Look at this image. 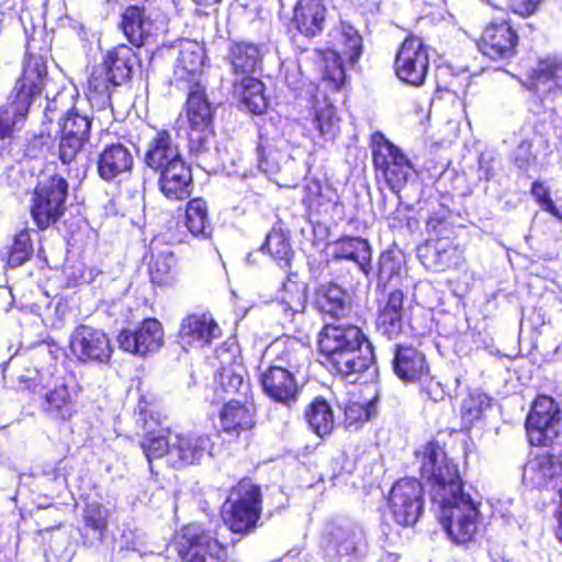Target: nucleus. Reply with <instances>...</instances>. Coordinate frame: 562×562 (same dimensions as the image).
Wrapping results in <instances>:
<instances>
[{
  "mask_svg": "<svg viewBox=\"0 0 562 562\" xmlns=\"http://www.w3.org/2000/svg\"><path fill=\"white\" fill-rule=\"evenodd\" d=\"M415 454L422 477L430 484L432 502L440 506L443 529L456 543L472 541L479 530L480 512L473 498L462 491L458 465L437 442H428Z\"/></svg>",
  "mask_w": 562,
  "mask_h": 562,
  "instance_id": "1",
  "label": "nucleus"
},
{
  "mask_svg": "<svg viewBox=\"0 0 562 562\" xmlns=\"http://www.w3.org/2000/svg\"><path fill=\"white\" fill-rule=\"evenodd\" d=\"M318 349L328 368L350 383H355L373 360L370 342L353 325H325L318 335Z\"/></svg>",
  "mask_w": 562,
  "mask_h": 562,
  "instance_id": "2",
  "label": "nucleus"
},
{
  "mask_svg": "<svg viewBox=\"0 0 562 562\" xmlns=\"http://www.w3.org/2000/svg\"><path fill=\"white\" fill-rule=\"evenodd\" d=\"M373 165L390 190L400 193L414 175V167L401 148L381 133L372 136Z\"/></svg>",
  "mask_w": 562,
  "mask_h": 562,
  "instance_id": "3",
  "label": "nucleus"
},
{
  "mask_svg": "<svg viewBox=\"0 0 562 562\" xmlns=\"http://www.w3.org/2000/svg\"><path fill=\"white\" fill-rule=\"evenodd\" d=\"M260 503V488L249 481L239 482L223 505L224 524L235 533L252 530L259 519Z\"/></svg>",
  "mask_w": 562,
  "mask_h": 562,
  "instance_id": "4",
  "label": "nucleus"
},
{
  "mask_svg": "<svg viewBox=\"0 0 562 562\" xmlns=\"http://www.w3.org/2000/svg\"><path fill=\"white\" fill-rule=\"evenodd\" d=\"M321 548L330 562H356L364 552V532L351 522H329L323 531Z\"/></svg>",
  "mask_w": 562,
  "mask_h": 562,
  "instance_id": "5",
  "label": "nucleus"
},
{
  "mask_svg": "<svg viewBox=\"0 0 562 562\" xmlns=\"http://www.w3.org/2000/svg\"><path fill=\"white\" fill-rule=\"evenodd\" d=\"M362 54V37L359 32L349 24H341L339 31V47L337 50H327L324 53L323 80L330 85L335 90H340L346 85V70L342 59H347L350 65H355Z\"/></svg>",
  "mask_w": 562,
  "mask_h": 562,
  "instance_id": "6",
  "label": "nucleus"
},
{
  "mask_svg": "<svg viewBox=\"0 0 562 562\" xmlns=\"http://www.w3.org/2000/svg\"><path fill=\"white\" fill-rule=\"evenodd\" d=\"M47 77L46 60L40 55H27L23 72L8 95L5 105L27 116L34 100L41 94Z\"/></svg>",
  "mask_w": 562,
  "mask_h": 562,
  "instance_id": "7",
  "label": "nucleus"
},
{
  "mask_svg": "<svg viewBox=\"0 0 562 562\" xmlns=\"http://www.w3.org/2000/svg\"><path fill=\"white\" fill-rule=\"evenodd\" d=\"M68 183L58 175L37 184L31 213L40 229L47 228L60 217L65 210Z\"/></svg>",
  "mask_w": 562,
  "mask_h": 562,
  "instance_id": "8",
  "label": "nucleus"
},
{
  "mask_svg": "<svg viewBox=\"0 0 562 562\" xmlns=\"http://www.w3.org/2000/svg\"><path fill=\"white\" fill-rule=\"evenodd\" d=\"M530 443L552 445L562 432L560 411L553 398L541 395L536 398L526 422Z\"/></svg>",
  "mask_w": 562,
  "mask_h": 562,
  "instance_id": "9",
  "label": "nucleus"
},
{
  "mask_svg": "<svg viewBox=\"0 0 562 562\" xmlns=\"http://www.w3.org/2000/svg\"><path fill=\"white\" fill-rule=\"evenodd\" d=\"M397 78L411 86L419 87L425 82L428 68V48L422 38L408 36L397 50L394 61Z\"/></svg>",
  "mask_w": 562,
  "mask_h": 562,
  "instance_id": "10",
  "label": "nucleus"
},
{
  "mask_svg": "<svg viewBox=\"0 0 562 562\" xmlns=\"http://www.w3.org/2000/svg\"><path fill=\"white\" fill-rule=\"evenodd\" d=\"M180 562H224V546L199 526L190 525L182 530L178 550Z\"/></svg>",
  "mask_w": 562,
  "mask_h": 562,
  "instance_id": "11",
  "label": "nucleus"
},
{
  "mask_svg": "<svg viewBox=\"0 0 562 562\" xmlns=\"http://www.w3.org/2000/svg\"><path fill=\"white\" fill-rule=\"evenodd\" d=\"M423 486L412 477L397 481L390 493L389 506L398 525L413 526L423 512Z\"/></svg>",
  "mask_w": 562,
  "mask_h": 562,
  "instance_id": "12",
  "label": "nucleus"
},
{
  "mask_svg": "<svg viewBox=\"0 0 562 562\" xmlns=\"http://www.w3.org/2000/svg\"><path fill=\"white\" fill-rule=\"evenodd\" d=\"M70 350L81 362L106 363L112 356V346L108 335L98 328L81 325L70 337Z\"/></svg>",
  "mask_w": 562,
  "mask_h": 562,
  "instance_id": "13",
  "label": "nucleus"
},
{
  "mask_svg": "<svg viewBox=\"0 0 562 562\" xmlns=\"http://www.w3.org/2000/svg\"><path fill=\"white\" fill-rule=\"evenodd\" d=\"M117 342L126 352L146 356L162 346V326L157 319L147 318L135 330H122L117 336Z\"/></svg>",
  "mask_w": 562,
  "mask_h": 562,
  "instance_id": "14",
  "label": "nucleus"
},
{
  "mask_svg": "<svg viewBox=\"0 0 562 562\" xmlns=\"http://www.w3.org/2000/svg\"><path fill=\"white\" fill-rule=\"evenodd\" d=\"M296 374L289 369L269 364L260 374L265 394L277 403L292 406L296 403L300 394Z\"/></svg>",
  "mask_w": 562,
  "mask_h": 562,
  "instance_id": "15",
  "label": "nucleus"
},
{
  "mask_svg": "<svg viewBox=\"0 0 562 562\" xmlns=\"http://www.w3.org/2000/svg\"><path fill=\"white\" fill-rule=\"evenodd\" d=\"M518 36L507 22L491 23L483 31L477 47L486 57L509 59L516 53Z\"/></svg>",
  "mask_w": 562,
  "mask_h": 562,
  "instance_id": "16",
  "label": "nucleus"
},
{
  "mask_svg": "<svg viewBox=\"0 0 562 562\" xmlns=\"http://www.w3.org/2000/svg\"><path fill=\"white\" fill-rule=\"evenodd\" d=\"M169 450V463L172 467H183L201 461L211 452V439L200 434H175Z\"/></svg>",
  "mask_w": 562,
  "mask_h": 562,
  "instance_id": "17",
  "label": "nucleus"
},
{
  "mask_svg": "<svg viewBox=\"0 0 562 562\" xmlns=\"http://www.w3.org/2000/svg\"><path fill=\"white\" fill-rule=\"evenodd\" d=\"M134 165L131 149L121 143L106 145L98 156L97 171L104 181L122 180Z\"/></svg>",
  "mask_w": 562,
  "mask_h": 562,
  "instance_id": "18",
  "label": "nucleus"
},
{
  "mask_svg": "<svg viewBox=\"0 0 562 562\" xmlns=\"http://www.w3.org/2000/svg\"><path fill=\"white\" fill-rule=\"evenodd\" d=\"M121 29L127 41L135 47L146 45L158 27L144 8L127 7L121 15Z\"/></svg>",
  "mask_w": 562,
  "mask_h": 562,
  "instance_id": "19",
  "label": "nucleus"
},
{
  "mask_svg": "<svg viewBox=\"0 0 562 562\" xmlns=\"http://www.w3.org/2000/svg\"><path fill=\"white\" fill-rule=\"evenodd\" d=\"M221 329L210 314H192L180 325L179 339L183 348L204 346L218 338Z\"/></svg>",
  "mask_w": 562,
  "mask_h": 562,
  "instance_id": "20",
  "label": "nucleus"
},
{
  "mask_svg": "<svg viewBox=\"0 0 562 562\" xmlns=\"http://www.w3.org/2000/svg\"><path fill=\"white\" fill-rule=\"evenodd\" d=\"M158 173L159 190L167 199L177 201L190 196L193 188L192 175L183 160L171 164Z\"/></svg>",
  "mask_w": 562,
  "mask_h": 562,
  "instance_id": "21",
  "label": "nucleus"
},
{
  "mask_svg": "<svg viewBox=\"0 0 562 562\" xmlns=\"http://www.w3.org/2000/svg\"><path fill=\"white\" fill-rule=\"evenodd\" d=\"M204 64V50L198 42L184 41L180 44L179 55L173 68L176 82H188V88L199 82Z\"/></svg>",
  "mask_w": 562,
  "mask_h": 562,
  "instance_id": "22",
  "label": "nucleus"
},
{
  "mask_svg": "<svg viewBox=\"0 0 562 562\" xmlns=\"http://www.w3.org/2000/svg\"><path fill=\"white\" fill-rule=\"evenodd\" d=\"M392 364L396 376L405 383L422 380L429 370L425 355L412 346H396Z\"/></svg>",
  "mask_w": 562,
  "mask_h": 562,
  "instance_id": "23",
  "label": "nucleus"
},
{
  "mask_svg": "<svg viewBox=\"0 0 562 562\" xmlns=\"http://www.w3.org/2000/svg\"><path fill=\"white\" fill-rule=\"evenodd\" d=\"M220 425L224 432L234 437L250 430L255 426L254 404L238 400L227 402L221 409Z\"/></svg>",
  "mask_w": 562,
  "mask_h": 562,
  "instance_id": "24",
  "label": "nucleus"
},
{
  "mask_svg": "<svg viewBox=\"0 0 562 562\" xmlns=\"http://www.w3.org/2000/svg\"><path fill=\"white\" fill-rule=\"evenodd\" d=\"M144 160L148 168L158 172L176 161H181L182 158L170 134L166 131H161L157 132L154 137L149 139Z\"/></svg>",
  "mask_w": 562,
  "mask_h": 562,
  "instance_id": "25",
  "label": "nucleus"
},
{
  "mask_svg": "<svg viewBox=\"0 0 562 562\" xmlns=\"http://www.w3.org/2000/svg\"><path fill=\"white\" fill-rule=\"evenodd\" d=\"M307 348L294 338L277 339L266 350L272 356V366H279L299 373L307 360Z\"/></svg>",
  "mask_w": 562,
  "mask_h": 562,
  "instance_id": "26",
  "label": "nucleus"
},
{
  "mask_svg": "<svg viewBox=\"0 0 562 562\" xmlns=\"http://www.w3.org/2000/svg\"><path fill=\"white\" fill-rule=\"evenodd\" d=\"M423 265L432 271L441 272L458 265L459 251L446 239L429 240L418 248Z\"/></svg>",
  "mask_w": 562,
  "mask_h": 562,
  "instance_id": "27",
  "label": "nucleus"
},
{
  "mask_svg": "<svg viewBox=\"0 0 562 562\" xmlns=\"http://www.w3.org/2000/svg\"><path fill=\"white\" fill-rule=\"evenodd\" d=\"M561 472L559 460L551 454H539L530 459L522 471V481L531 487H547Z\"/></svg>",
  "mask_w": 562,
  "mask_h": 562,
  "instance_id": "28",
  "label": "nucleus"
},
{
  "mask_svg": "<svg viewBox=\"0 0 562 562\" xmlns=\"http://www.w3.org/2000/svg\"><path fill=\"white\" fill-rule=\"evenodd\" d=\"M315 306L337 319L348 317L352 310L350 296L337 284L321 285L315 294Z\"/></svg>",
  "mask_w": 562,
  "mask_h": 562,
  "instance_id": "29",
  "label": "nucleus"
},
{
  "mask_svg": "<svg viewBox=\"0 0 562 562\" xmlns=\"http://www.w3.org/2000/svg\"><path fill=\"white\" fill-rule=\"evenodd\" d=\"M326 11L322 0H299L294 8L293 22L305 36H315L324 29Z\"/></svg>",
  "mask_w": 562,
  "mask_h": 562,
  "instance_id": "30",
  "label": "nucleus"
},
{
  "mask_svg": "<svg viewBox=\"0 0 562 562\" xmlns=\"http://www.w3.org/2000/svg\"><path fill=\"white\" fill-rule=\"evenodd\" d=\"M263 46L251 42H234L228 49V60L234 74L250 76L260 66L263 57Z\"/></svg>",
  "mask_w": 562,
  "mask_h": 562,
  "instance_id": "31",
  "label": "nucleus"
},
{
  "mask_svg": "<svg viewBox=\"0 0 562 562\" xmlns=\"http://www.w3.org/2000/svg\"><path fill=\"white\" fill-rule=\"evenodd\" d=\"M530 80V88L539 94L562 93V59L540 60Z\"/></svg>",
  "mask_w": 562,
  "mask_h": 562,
  "instance_id": "32",
  "label": "nucleus"
},
{
  "mask_svg": "<svg viewBox=\"0 0 562 562\" xmlns=\"http://www.w3.org/2000/svg\"><path fill=\"white\" fill-rule=\"evenodd\" d=\"M404 293L395 290L389 293L386 301L380 306L376 321L378 329L389 339L396 337L403 327Z\"/></svg>",
  "mask_w": 562,
  "mask_h": 562,
  "instance_id": "33",
  "label": "nucleus"
},
{
  "mask_svg": "<svg viewBox=\"0 0 562 562\" xmlns=\"http://www.w3.org/2000/svg\"><path fill=\"white\" fill-rule=\"evenodd\" d=\"M136 55L132 47L120 44L108 50L101 63L120 85L126 82L133 72Z\"/></svg>",
  "mask_w": 562,
  "mask_h": 562,
  "instance_id": "34",
  "label": "nucleus"
},
{
  "mask_svg": "<svg viewBox=\"0 0 562 562\" xmlns=\"http://www.w3.org/2000/svg\"><path fill=\"white\" fill-rule=\"evenodd\" d=\"M308 428L318 437L331 434L335 427V415L331 405L322 396L315 397L304 411Z\"/></svg>",
  "mask_w": 562,
  "mask_h": 562,
  "instance_id": "35",
  "label": "nucleus"
},
{
  "mask_svg": "<svg viewBox=\"0 0 562 562\" xmlns=\"http://www.w3.org/2000/svg\"><path fill=\"white\" fill-rule=\"evenodd\" d=\"M339 119L336 115V108L325 95L323 99L315 98L313 105L312 124L318 136L325 140H331L339 131Z\"/></svg>",
  "mask_w": 562,
  "mask_h": 562,
  "instance_id": "36",
  "label": "nucleus"
},
{
  "mask_svg": "<svg viewBox=\"0 0 562 562\" xmlns=\"http://www.w3.org/2000/svg\"><path fill=\"white\" fill-rule=\"evenodd\" d=\"M259 168L267 175L276 176L284 173L294 176L297 173L296 162L285 151L273 146H258Z\"/></svg>",
  "mask_w": 562,
  "mask_h": 562,
  "instance_id": "37",
  "label": "nucleus"
},
{
  "mask_svg": "<svg viewBox=\"0 0 562 562\" xmlns=\"http://www.w3.org/2000/svg\"><path fill=\"white\" fill-rule=\"evenodd\" d=\"M121 86L117 80L112 79L108 68L102 64L94 66L88 78V98L100 108L111 104L113 88Z\"/></svg>",
  "mask_w": 562,
  "mask_h": 562,
  "instance_id": "38",
  "label": "nucleus"
},
{
  "mask_svg": "<svg viewBox=\"0 0 562 562\" xmlns=\"http://www.w3.org/2000/svg\"><path fill=\"white\" fill-rule=\"evenodd\" d=\"M187 114L190 126L212 127V108L200 82L189 87Z\"/></svg>",
  "mask_w": 562,
  "mask_h": 562,
  "instance_id": "39",
  "label": "nucleus"
},
{
  "mask_svg": "<svg viewBox=\"0 0 562 562\" xmlns=\"http://www.w3.org/2000/svg\"><path fill=\"white\" fill-rule=\"evenodd\" d=\"M334 256L356 262L363 272L371 261V247L360 237H345L334 244Z\"/></svg>",
  "mask_w": 562,
  "mask_h": 562,
  "instance_id": "40",
  "label": "nucleus"
},
{
  "mask_svg": "<svg viewBox=\"0 0 562 562\" xmlns=\"http://www.w3.org/2000/svg\"><path fill=\"white\" fill-rule=\"evenodd\" d=\"M234 93L240 99L246 109L254 114H261L267 108L263 83L251 76H245L240 82H235Z\"/></svg>",
  "mask_w": 562,
  "mask_h": 562,
  "instance_id": "41",
  "label": "nucleus"
},
{
  "mask_svg": "<svg viewBox=\"0 0 562 562\" xmlns=\"http://www.w3.org/2000/svg\"><path fill=\"white\" fill-rule=\"evenodd\" d=\"M186 226L196 237L207 239L212 234L207 205L203 199H193L186 209Z\"/></svg>",
  "mask_w": 562,
  "mask_h": 562,
  "instance_id": "42",
  "label": "nucleus"
},
{
  "mask_svg": "<svg viewBox=\"0 0 562 562\" xmlns=\"http://www.w3.org/2000/svg\"><path fill=\"white\" fill-rule=\"evenodd\" d=\"M150 280L159 286L171 285L176 281V258L172 252L153 255L148 265Z\"/></svg>",
  "mask_w": 562,
  "mask_h": 562,
  "instance_id": "43",
  "label": "nucleus"
},
{
  "mask_svg": "<svg viewBox=\"0 0 562 562\" xmlns=\"http://www.w3.org/2000/svg\"><path fill=\"white\" fill-rule=\"evenodd\" d=\"M43 405L45 411L63 419L69 418L74 412L71 395L65 383L47 392Z\"/></svg>",
  "mask_w": 562,
  "mask_h": 562,
  "instance_id": "44",
  "label": "nucleus"
},
{
  "mask_svg": "<svg viewBox=\"0 0 562 562\" xmlns=\"http://www.w3.org/2000/svg\"><path fill=\"white\" fill-rule=\"evenodd\" d=\"M262 251H267L276 261L288 265L293 256L288 236L281 228L273 227L266 237L261 246Z\"/></svg>",
  "mask_w": 562,
  "mask_h": 562,
  "instance_id": "45",
  "label": "nucleus"
},
{
  "mask_svg": "<svg viewBox=\"0 0 562 562\" xmlns=\"http://www.w3.org/2000/svg\"><path fill=\"white\" fill-rule=\"evenodd\" d=\"M490 406V397L481 390L471 391L462 402L461 417L467 427L480 419L484 409Z\"/></svg>",
  "mask_w": 562,
  "mask_h": 562,
  "instance_id": "46",
  "label": "nucleus"
},
{
  "mask_svg": "<svg viewBox=\"0 0 562 562\" xmlns=\"http://www.w3.org/2000/svg\"><path fill=\"white\" fill-rule=\"evenodd\" d=\"M190 154L195 157L199 162H205L206 156L213 145L212 127L190 126L188 135Z\"/></svg>",
  "mask_w": 562,
  "mask_h": 562,
  "instance_id": "47",
  "label": "nucleus"
},
{
  "mask_svg": "<svg viewBox=\"0 0 562 562\" xmlns=\"http://www.w3.org/2000/svg\"><path fill=\"white\" fill-rule=\"evenodd\" d=\"M306 285L304 283L289 281L284 284L280 297V304L284 312L302 313L306 307Z\"/></svg>",
  "mask_w": 562,
  "mask_h": 562,
  "instance_id": "48",
  "label": "nucleus"
},
{
  "mask_svg": "<svg viewBox=\"0 0 562 562\" xmlns=\"http://www.w3.org/2000/svg\"><path fill=\"white\" fill-rule=\"evenodd\" d=\"M172 436H175V434L168 432V435L148 434L145 437L142 441V449L149 463L153 459L161 458L164 456L169 462V450L172 446Z\"/></svg>",
  "mask_w": 562,
  "mask_h": 562,
  "instance_id": "49",
  "label": "nucleus"
},
{
  "mask_svg": "<svg viewBox=\"0 0 562 562\" xmlns=\"http://www.w3.org/2000/svg\"><path fill=\"white\" fill-rule=\"evenodd\" d=\"M26 115L15 112L5 104L0 109V139H12L22 128Z\"/></svg>",
  "mask_w": 562,
  "mask_h": 562,
  "instance_id": "50",
  "label": "nucleus"
},
{
  "mask_svg": "<svg viewBox=\"0 0 562 562\" xmlns=\"http://www.w3.org/2000/svg\"><path fill=\"white\" fill-rule=\"evenodd\" d=\"M240 371L241 368L239 367H225L221 369L217 375V381L225 392L247 394L249 385L244 380Z\"/></svg>",
  "mask_w": 562,
  "mask_h": 562,
  "instance_id": "51",
  "label": "nucleus"
},
{
  "mask_svg": "<svg viewBox=\"0 0 562 562\" xmlns=\"http://www.w3.org/2000/svg\"><path fill=\"white\" fill-rule=\"evenodd\" d=\"M33 254V245L29 231H21L13 240V245L9 252V265L19 267L23 265Z\"/></svg>",
  "mask_w": 562,
  "mask_h": 562,
  "instance_id": "52",
  "label": "nucleus"
},
{
  "mask_svg": "<svg viewBox=\"0 0 562 562\" xmlns=\"http://www.w3.org/2000/svg\"><path fill=\"white\" fill-rule=\"evenodd\" d=\"M83 520L86 527L91 528L99 538H102L108 527V510L98 503L88 504L83 512Z\"/></svg>",
  "mask_w": 562,
  "mask_h": 562,
  "instance_id": "53",
  "label": "nucleus"
},
{
  "mask_svg": "<svg viewBox=\"0 0 562 562\" xmlns=\"http://www.w3.org/2000/svg\"><path fill=\"white\" fill-rule=\"evenodd\" d=\"M371 416L367 404L351 402L345 406V427L347 429H358Z\"/></svg>",
  "mask_w": 562,
  "mask_h": 562,
  "instance_id": "54",
  "label": "nucleus"
},
{
  "mask_svg": "<svg viewBox=\"0 0 562 562\" xmlns=\"http://www.w3.org/2000/svg\"><path fill=\"white\" fill-rule=\"evenodd\" d=\"M281 75L284 78L285 83L292 89L296 90L303 82V74L301 71L300 64L295 59H286L281 63L280 66Z\"/></svg>",
  "mask_w": 562,
  "mask_h": 562,
  "instance_id": "55",
  "label": "nucleus"
},
{
  "mask_svg": "<svg viewBox=\"0 0 562 562\" xmlns=\"http://www.w3.org/2000/svg\"><path fill=\"white\" fill-rule=\"evenodd\" d=\"M531 194L540 204L542 210L549 212L555 217H560L559 210L550 198V190L540 181H536L531 187Z\"/></svg>",
  "mask_w": 562,
  "mask_h": 562,
  "instance_id": "56",
  "label": "nucleus"
},
{
  "mask_svg": "<svg viewBox=\"0 0 562 562\" xmlns=\"http://www.w3.org/2000/svg\"><path fill=\"white\" fill-rule=\"evenodd\" d=\"M85 145L80 140H72L60 136L59 159L63 164H70L76 159Z\"/></svg>",
  "mask_w": 562,
  "mask_h": 562,
  "instance_id": "57",
  "label": "nucleus"
},
{
  "mask_svg": "<svg viewBox=\"0 0 562 562\" xmlns=\"http://www.w3.org/2000/svg\"><path fill=\"white\" fill-rule=\"evenodd\" d=\"M61 128L74 130V132H81V134H90V121L85 115H80L77 112H70L64 119Z\"/></svg>",
  "mask_w": 562,
  "mask_h": 562,
  "instance_id": "58",
  "label": "nucleus"
},
{
  "mask_svg": "<svg viewBox=\"0 0 562 562\" xmlns=\"http://www.w3.org/2000/svg\"><path fill=\"white\" fill-rule=\"evenodd\" d=\"M538 9V2L533 0H521L520 2L516 3L515 12L519 13L520 15L528 16L532 13H535Z\"/></svg>",
  "mask_w": 562,
  "mask_h": 562,
  "instance_id": "59",
  "label": "nucleus"
},
{
  "mask_svg": "<svg viewBox=\"0 0 562 562\" xmlns=\"http://www.w3.org/2000/svg\"><path fill=\"white\" fill-rule=\"evenodd\" d=\"M60 136L66 137L72 140H80V143L86 144L89 139V134H81V132H74V130L61 128Z\"/></svg>",
  "mask_w": 562,
  "mask_h": 562,
  "instance_id": "60",
  "label": "nucleus"
},
{
  "mask_svg": "<svg viewBox=\"0 0 562 562\" xmlns=\"http://www.w3.org/2000/svg\"><path fill=\"white\" fill-rule=\"evenodd\" d=\"M122 538L124 539V543L126 546L127 549H131V550H139V547L143 544V541H142V537L140 536H136L135 538H133L131 541L127 539V533L124 532Z\"/></svg>",
  "mask_w": 562,
  "mask_h": 562,
  "instance_id": "61",
  "label": "nucleus"
},
{
  "mask_svg": "<svg viewBox=\"0 0 562 562\" xmlns=\"http://www.w3.org/2000/svg\"><path fill=\"white\" fill-rule=\"evenodd\" d=\"M199 5L211 7L221 2V0H193Z\"/></svg>",
  "mask_w": 562,
  "mask_h": 562,
  "instance_id": "62",
  "label": "nucleus"
},
{
  "mask_svg": "<svg viewBox=\"0 0 562 562\" xmlns=\"http://www.w3.org/2000/svg\"><path fill=\"white\" fill-rule=\"evenodd\" d=\"M390 260V256L389 255H382L381 256V259H380V272L383 273L384 270H385V265H386V261Z\"/></svg>",
  "mask_w": 562,
  "mask_h": 562,
  "instance_id": "63",
  "label": "nucleus"
},
{
  "mask_svg": "<svg viewBox=\"0 0 562 562\" xmlns=\"http://www.w3.org/2000/svg\"><path fill=\"white\" fill-rule=\"evenodd\" d=\"M308 190L317 195L321 192V186L318 182H313L312 186H308Z\"/></svg>",
  "mask_w": 562,
  "mask_h": 562,
  "instance_id": "64",
  "label": "nucleus"
}]
</instances>
